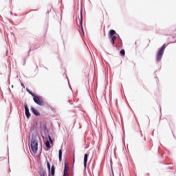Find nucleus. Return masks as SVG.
I'll return each instance as SVG.
<instances>
[{"instance_id":"obj_11","label":"nucleus","mask_w":176,"mask_h":176,"mask_svg":"<svg viewBox=\"0 0 176 176\" xmlns=\"http://www.w3.org/2000/svg\"><path fill=\"white\" fill-rule=\"evenodd\" d=\"M116 34V31L113 30H111L109 31V36H115L114 35Z\"/></svg>"},{"instance_id":"obj_2","label":"nucleus","mask_w":176,"mask_h":176,"mask_svg":"<svg viewBox=\"0 0 176 176\" xmlns=\"http://www.w3.org/2000/svg\"><path fill=\"white\" fill-rule=\"evenodd\" d=\"M30 146L33 153L38 152V142H36V140H32L30 143Z\"/></svg>"},{"instance_id":"obj_15","label":"nucleus","mask_w":176,"mask_h":176,"mask_svg":"<svg viewBox=\"0 0 176 176\" xmlns=\"http://www.w3.org/2000/svg\"><path fill=\"white\" fill-rule=\"evenodd\" d=\"M120 53L121 56H124V54H126V52L124 51V49L121 50Z\"/></svg>"},{"instance_id":"obj_16","label":"nucleus","mask_w":176,"mask_h":176,"mask_svg":"<svg viewBox=\"0 0 176 176\" xmlns=\"http://www.w3.org/2000/svg\"><path fill=\"white\" fill-rule=\"evenodd\" d=\"M82 21H83V16H82V14H81V21H80V24H81V25H82Z\"/></svg>"},{"instance_id":"obj_6","label":"nucleus","mask_w":176,"mask_h":176,"mask_svg":"<svg viewBox=\"0 0 176 176\" xmlns=\"http://www.w3.org/2000/svg\"><path fill=\"white\" fill-rule=\"evenodd\" d=\"M30 111L36 116H41V113L38 111V110L35 109L34 107H31Z\"/></svg>"},{"instance_id":"obj_13","label":"nucleus","mask_w":176,"mask_h":176,"mask_svg":"<svg viewBox=\"0 0 176 176\" xmlns=\"http://www.w3.org/2000/svg\"><path fill=\"white\" fill-rule=\"evenodd\" d=\"M46 163H47V167L48 168V171L50 172V170H51L50 163H49V161H47Z\"/></svg>"},{"instance_id":"obj_10","label":"nucleus","mask_w":176,"mask_h":176,"mask_svg":"<svg viewBox=\"0 0 176 176\" xmlns=\"http://www.w3.org/2000/svg\"><path fill=\"white\" fill-rule=\"evenodd\" d=\"M54 171H55L54 165H52L50 172L52 176H54Z\"/></svg>"},{"instance_id":"obj_3","label":"nucleus","mask_w":176,"mask_h":176,"mask_svg":"<svg viewBox=\"0 0 176 176\" xmlns=\"http://www.w3.org/2000/svg\"><path fill=\"white\" fill-rule=\"evenodd\" d=\"M166 49V44H164L158 53L157 54V61H160L162 57H163V53H164V50Z\"/></svg>"},{"instance_id":"obj_19","label":"nucleus","mask_w":176,"mask_h":176,"mask_svg":"<svg viewBox=\"0 0 176 176\" xmlns=\"http://www.w3.org/2000/svg\"><path fill=\"white\" fill-rule=\"evenodd\" d=\"M49 176H50V175H49Z\"/></svg>"},{"instance_id":"obj_7","label":"nucleus","mask_w":176,"mask_h":176,"mask_svg":"<svg viewBox=\"0 0 176 176\" xmlns=\"http://www.w3.org/2000/svg\"><path fill=\"white\" fill-rule=\"evenodd\" d=\"M110 38H111V43L113 45V46L116 47V45H115V41H116V38H118V36H110Z\"/></svg>"},{"instance_id":"obj_17","label":"nucleus","mask_w":176,"mask_h":176,"mask_svg":"<svg viewBox=\"0 0 176 176\" xmlns=\"http://www.w3.org/2000/svg\"><path fill=\"white\" fill-rule=\"evenodd\" d=\"M49 140H50L51 143L53 142V140H52V138L50 136H49Z\"/></svg>"},{"instance_id":"obj_8","label":"nucleus","mask_w":176,"mask_h":176,"mask_svg":"<svg viewBox=\"0 0 176 176\" xmlns=\"http://www.w3.org/2000/svg\"><path fill=\"white\" fill-rule=\"evenodd\" d=\"M89 158V155L85 154L84 155V166L87 167V159Z\"/></svg>"},{"instance_id":"obj_18","label":"nucleus","mask_w":176,"mask_h":176,"mask_svg":"<svg viewBox=\"0 0 176 176\" xmlns=\"http://www.w3.org/2000/svg\"><path fill=\"white\" fill-rule=\"evenodd\" d=\"M111 171H112V174H113V169H111Z\"/></svg>"},{"instance_id":"obj_9","label":"nucleus","mask_w":176,"mask_h":176,"mask_svg":"<svg viewBox=\"0 0 176 176\" xmlns=\"http://www.w3.org/2000/svg\"><path fill=\"white\" fill-rule=\"evenodd\" d=\"M58 156H59V162H61V160L63 159V151L62 150H59Z\"/></svg>"},{"instance_id":"obj_14","label":"nucleus","mask_w":176,"mask_h":176,"mask_svg":"<svg viewBox=\"0 0 176 176\" xmlns=\"http://www.w3.org/2000/svg\"><path fill=\"white\" fill-rule=\"evenodd\" d=\"M39 175L40 176H45V175H46V173H45V170L40 171Z\"/></svg>"},{"instance_id":"obj_4","label":"nucleus","mask_w":176,"mask_h":176,"mask_svg":"<svg viewBox=\"0 0 176 176\" xmlns=\"http://www.w3.org/2000/svg\"><path fill=\"white\" fill-rule=\"evenodd\" d=\"M68 171H69V165L68 164L67 161H65L63 176H68Z\"/></svg>"},{"instance_id":"obj_1","label":"nucleus","mask_w":176,"mask_h":176,"mask_svg":"<svg viewBox=\"0 0 176 176\" xmlns=\"http://www.w3.org/2000/svg\"><path fill=\"white\" fill-rule=\"evenodd\" d=\"M29 93L34 97L33 100L36 104L40 105L41 107H43V105H45V102H43V99H42L41 97L34 95V94L31 93V91H29Z\"/></svg>"},{"instance_id":"obj_12","label":"nucleus","mask_w":176,"mask_h":176,"mask_svg":"<svg viewBox=\"0 0 176 176\" xmlns=\"http://www.w3.org/2000/svg\"><path fill=\"white\" fill-rule=\"evenodd\" d=\"M45 146L47 147V149H50V142L49 141H47L45 142Z\"/></svg>"},{"instance_id":"obj_5","label":"nucleus","mask_w":176,"mask_h":176,"mask_svg":"<svg viewBox=\"0 0 176 176\" xmlns=\"http://www.w3.org/2000/svg\"><path fill=\"white\" fill-rule=\"evenodd\" d=\"M25 110V115L28 119H30L31 118V113H30V109H28V107L27 105L24 106Z\"/></svg>"}]
</instances>
